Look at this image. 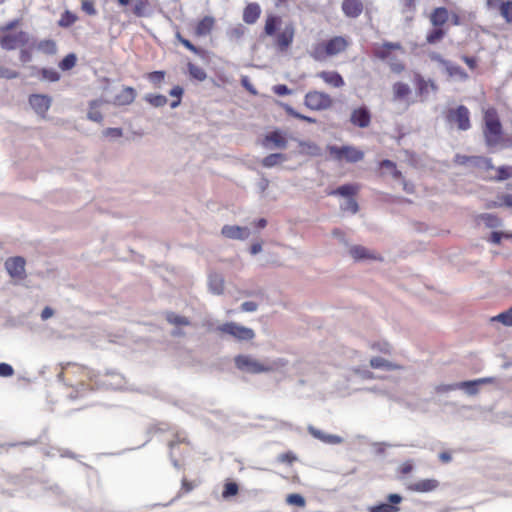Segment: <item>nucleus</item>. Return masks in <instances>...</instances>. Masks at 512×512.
Here are the masks:
<instances>
[{"label": "nucleus", "mask_w": 512, "mask_h": 512, "mask_svg": "<svg viewBox=\"0 0 512 512\" xmlns=\"http://www.w3.org/2000/svg\"><path fill=\"white\" fill-rule=\"evenodd\" d=\"M136 98V91L132 87H124L113 99L112 103L117 106L131 104Z\"/></svg>", "instance_id": "obj_18"}, {"label": "nucleus", "mask_w": 512, "mask_h": 512, "mask_svg": "<svg viewBox=\"0 0 512 512\" xmlns=\"http://www.w3.org/2000/svg\"><path fill=\"white\" fill-rule=\"evenodd\" d=\"M350 121L353 125L360 128H366L370 125L371 114L367 107H359L354 109L350 116Z\"/></svg>", "instance_id": "obj_15"}, {"label": "nucleus", "mask_w": 512, "mask_h": 512, "mask_svg": "<svg viewBox=\"0 0 512 512\" xmlns=\"http://www.w3.org/2000/svg\"><path fill=\"white\" fill-rule=\"evenodd\" d=\"M105 137L117 139L123 136V130L121 128H106L103 132Z\"/></svg>", "instance_id": "obj_56"}, {"label": "nucleus", "mask_w": 512, "mask_h": 512, "mask_svg": "<svg viewBox=\"0 0 512 512\" xmlns=\"http://www.w3.org/2000/svg\"><path fill=\"white\" fill-rule=\"evenodd\" d=\"M188 70H189V74L199 80V81H203L206 79L207 75H206V72L204 71L203 68H201L200 66H197L195 64H192V63H189L188 64Z\"/></svg>", "instance_id": "obj_42"}, {"label": "nucleus", "mask_w": 512, "mask_h": 512, "mask_svg": "<svg viewBox=\"0 0 512 512\" xmlns=\"http://www.w3.org/2000/svg\"><path fill=\"white\" fill-rule=\"evenodd\" d=\"M342 11L349 18H357L363 12V3L361 0H344Z\"/></svg>", "instance_id": "obj_16"}, {"label": "nucleus", "mask_w": 512, "mask_h": 512, "mask_svg": "<svg viewBox=\"0 0 512 512\" xmlns=\"http://www.w3.org/2000/svg\"><path fill=\"white\" fill-rule=\"evenodd\" d=\"M28 103L33 111L44 119L51 107L52 98L46 94H31L28 98Z\"/></svg>", "instance_id": "obj_9"}, {"label": "nucleus", "mask_w": 512, "mask_h": 512, "mask_svg": "<svg viewBox=\"0 0 512 512\" xmlns=\"http://www.w3.org/2000/svg\"><path fill=\"white\" fill-rule=\"evenodd\" d=\"M477 221L482 222L487 228H498L502 225L501 219L491 213L480 214Z\"/></svg>", "instance_id": "obj_31"}, {"label": "nucleus", "mask_w": 512, "mask_h": 512, "mask_svg": "<svg viewBox=\"0 0 512 512\" xmlns=\"http://www.w3.org/2000/svg\"><path fill=\"white\" fill-rule=\"evenodd\" d=\"M235 367L246 373L260 374L265 372L273 371L275 368L274 364H268L261 362L250 355L240 354L234 358Z\"/></svg>", "instance_id": "obj_3"}, {"label": "nucleus", "mask_w": 512, "mask_h": 512, "mask_svg": "<svg viewBox=\"0 0 512 512\" xmlns=\"http://www.w3.org/2000/svg\"><path fill=\"white\" fill-rule=\"evenodd\" d=\"M370 366L375 369H384L388 371L401 369L400 365L394 364L381 357L371 358Z\"/></svg>", "instance_id": "obj_27"}, {"label": "nucleus", "mask_w": 512, "mask_h": 512, "mask_svg": "<svg viewBox=\"0 0 512 512\" xmlns=\"http://www.w3.org/2000/svg\"><path fill=\"white\" fill-rule=\"evenodd\" d=\"M371 348L373 350L379 351V352L384 353V354H390L391 353V346L387 342L373 343V344H371Z\"/></svg>", "instance_id": "obj_57"}, {"label": "nucleus", "mask_w": 512, "mask_h": 512, "mask_svg": "<svg viewBox=\"0 0 512 512\" xmlns=\"http://www.w3.org/2000/svg\"><path fill=\"white\" fill-rule=\"evenodd\" d=\"M238 493V485L234 482H228L224 485L223 496H234Z\"/></svg>", "instance_id": "obj_53"}, {"label": "nucleus", "mask_w": 512, "mask_h": 512, "mask_svg": "<svg viewBox=\"0 0 512 512\" xmlns=\"http://www.w3.org/2000/svg\"><path fill=\"white\" fill-rule=\"evenodd\" d=\"M59 377L66 385L79 388L84 387L91 379V371L83 365L68 363L62 368Z\"/></svg>", "instance_id": "obj_1"}, {"label": "nucleus", "mask_w": 512, "mask_h": 512, "mask_svg": "<svg viewBox=\"0 0 512 512\" xmlns=\"http://www.w3.org/2000/svg\"><path fill=\"white\" fill-rule=\"evenodd\" d=\"M310 55L313 59L317 61H323L328 57V52L326 51L325 43H318L314 45L310 51Z\"/></svg>", "instance_id": "obj_34"}, {"label": "nucleus", "mask_w": 512, "mask_h": 512, "mask_svg": "<svg viewBox=\"0 0 512 512\" xmlns=\"http://www.w3.org/2000/svg\"><path fill=\"white\" fill-rule=\"evenodd\" d=\"M224 285V278L221 274L212 272L209 274V288H222Z\"/></svg>", "instance_id": "obj_47"}, {"label": "nucleus", "mask_w": 512, "mask_h": 512, "mask_svg": "<svg viewBox=\"0 0 512 512\" xmlns=\"http://www.w3.org/2000/svg\"><path fill=\"white\" fill-rule=\"evenodd\" d=\"M278 461L281 463L293 464L297 461V456L292 451H287L278 456Z\"/></svg>", "instance_id": "obj_52"}, {"label": "nucleus", "mask_w": 512, "mask_h": 512, "mask_svg": "<svg viewBox=\"0 0 512 512\" xmlns=\"http://www.w3.org/2000/svg\"><path fill=\"white\" fill-rule=\"evenodd\" d=\"M309 433L314 436L317 439L323 440V441H329L333 443L340 442V438L338 436H325L321 431L315 429L314 427L308 428Z\"/></svg>", "instance_id": "obj_43"}, {"label": "nucleus", "mask_w": 512, "mask_h": 512, "mask_svg": "<svg viewBox=\"0 0 512 512\" xmlns=\"http://www.w3.org/2000/svg\"><path fill=\"white\" fill-rule=\"evenodd\" d=\"M266 142L272 143L273 148L285 149L287 147L285 134L280 130H275L267 134L264 139V144Z\"/></svg>", "instance_id": "obj_20"}, {"label": "nucleus", "mask_w": 512, "mask_h": 512, "mask_svg": "<svg viewBox=\"0 0 512 512\" xmlns=\"http://www.w3.org/2000/svg\"><path fill=\"white\" fill-rule=\"evenodd\" d=\"M295 35V28L292 23L287 24L276 36V45L280 51H285L292 44Z\"/></svg>", "instance_id": "obj_14"}, {"label": "nucleus", "mask_w": 512, "mask_h": 512, "mask_svg": "<svg viewBox=\"0 0 512 512\" xmlns=\"http://www.w3.org/2000/svg\"><path fill=\"white\" fill-rule=\"evenodd\" d=\"M177 39L179 40V42L182 45H184L187 49H189L193 53H195V54L199 53L198 48L196 46H194L189 40L183 38L179 33L177 34Z\"/></svg>", "instance_id": "obj_63"}, {"label": "nucleus", "mask_w": 512, "mask_h": 512, "mask_svg": "<svg viewBox=\"0 0 512 512\" xmlns=\"http://www.w3.org/2000/svg\"><path fill=\"white\" fill-rule=\"evenodd\" d=\"M286 503L291 506H297V507L303 508L306 505V500L301 494L292 493V494L287 495Z\"/></svg>", "instance_id": "obj_40"}, {"label": "nucleus", "mask_w": 512, "mask_h": 512, "mask_svg": "<svg viewBox=\"0 0 512 512\" xmlns=\"http://www.w3.org/2000/svg\"><path fill=\"white\" fill-rule=\"evenodd\" d=\"M38 48L48 54H53L56 51L55 42L52 40L41 41L38 45Z\"/></svg>", "instance_id": "obj_51"}, {"label": "nucleus", "mask_w": 512, "mask_h": 512, "mask_svg": "<svg viewBox=\"0 0 512 512\" xmlns=\"http://www.w3.org/2000/svg\"><path fill=\"white\" fill-rule=\"evenodd\" d=\"M444 69L447 72V74L452 78H456L462 81L468 79V74L460 66L450 61H448V63H445Z\"/></svg>", "instance_id": "obj_25"}, {"label": "nucleus", "mask_w": 512, "mask_h": 512, "mask_svg": "<svg viewBox=\"0 0 512 512\" xmlns=\"http://www.w3.org/2000/svg\"><path fill=\"white\" fill-rule=\"evenodd\" d=\"M500 14L507 23H512V0L500 3Z\"/></svg>", "instance_id": "obj_39"}, {"label": "nucleus", "mask_w": 512, "mask_h": 512, "mask_svg": "<svg viewBox=\"0 0 512 512\" xmlns=\"http://www.w3.org/2000/svg\"><path fill=\"white\" fill-rule=\"evenodd\" d=\"M104 103H108V101H105L103 99H97V100H92L90 103H89V111L87 113V118L93 122H97V123H100L102 122L103 120V115L101 114V112L98 110V108L104 104Z\"/></svg>", "instance_id": "obj_22"}, {"label": "nucleus", "mask_w": 512, "mask_h": 512, "mask_svg": "<svg viewBox=\"0 0 512 512\" xmlns=\"http://www.w3.org/2000/svg\"><path fill=\"white\" fill-rule=\"evenodd\" d=\"M340 207L341 210L349 211L352 214L357 213L359 209L357 202L353 198H348Z\"/></svg>", "instance_id": "obj_50"}, {"label": "nucleus", "mask_w": 512, "mask_h": 512, "mask_svg": "<svg viewBox=\"0 0 512 512\" xmlns=\"http://www.w3.org/2000/svg\"><path fill=\"white\" fill-rule=\"evenodd\" d=\"M217 330L223 334L232 336L238 341H250L255 337V332L251 328L242 326L236 322H226L218 326Z\"/></svg>", "instance_id": "obj_4"}, {"label": "nucleus", "mask_w": 512, "mask_h": 512, "mask_svg": "<svg viewBox=\"0 0 512 512\" xmlns=\"http://www.w3.org/2000/svg\"><path fill=\"white\" fill-rule=\"evenodd\" d=\"M328 150L330 154L334 157L336 160H342L343 159V153H344V146L337 147L334 145L328 146Z\"/></svg>", "instance_id": "obj_58"}, {"label": "nucleus", "mask_w": 512, "mask_h": 512, "mask_svg": "<svg viewBox=\"0 0 512 512\" xmlns=\"http://www.w3.org/2000/svg\"><path fill=\"white\" fill-rule=\"evenodd\" d=\"M326 44V51L329 56H335L341 52H343L347 46V40L342 36H336L330 39Z\"/></svg>", "instance_id": "obj_17"}, {"label": "nucleus", "mask_w": 512, "mask_h": 512, "mask_svg": "<svg viewBox=\"0 0 512 512\" xmlns=\"http://www.w3.org/2000/svg\"><path fill=\"white\" fill-rule=\"evenodd\" d=\"M411 93V89L408 84L403 82H396L393 85V100L399 101L405 99Z\"/></svg>", "instance_id": "obj_30"}, {"label": "nucleus", "mask_w": 512, "mask_h": 512, "mask_svg": "<svg viewBox=\"0 0 512 512\" xmlns=\"http://www.w3.org/2000/svg\"><path fill=\"white\" fill-rule=\"evenodd\" d=\"M245 33V27L241 24H238L234 27H231L228 31H227V35L228 37L231 39V40H239L242 38V36L244 35Z\"/></svg>", "instance_id": "obj_46"}, {"label": "nucleus", "mask_w": 512, "mask_h": 512, "mask_svg": "<svg viewBox=\"0 0 512 512\" xmlns=\"http://www.w3.org/2000/svg\"><path fill=\"white\" fill-rule=\"evenodd\" d=\"M19 73L15 70L0 66V78L15 79L18 78Z\"/></svg>", "instance_id": "obj_55"}, {"label": "nucleus", "mask_w": 512, "mask_h": 512, "mask_svg": "<svg viewBox=\"0 0 512 512\" xmlns=\"http://www.w3.org/2000/svg\"><path fill=\"white\" fill-rule=\"evenodd\" d=\"M4 266L10 277L17 280H23L26 277V261L23 257H9L6 259Z\"/></svg>", "instance_id": "obj_10"}, {"label": "nucleus", "mask_w": 512, "mask_h": 512, "mask_svg": "<svg viewBox=\"0 0 512 512\" xmlns=\"http://www.w3.org/2000/svg\"><path fill=\"white\" fill-rule=\"evenodd\" d=\"M196 486H197V484L195 482L189 481L186 478L182 479L181 490L183 493L191 492Z\"/></svg>", "instance_id": "obj_64"}, {"label": "nucleus", "mask_w": 512, "mask_h": 512, "mask_svg": "<svg viewBox=\"0 0 512 512\" xmlns=\"http://www.w3.org/2000/svg\"><path fill=\"white\" fill-rule=\"evenodd\" d=\"M389 503H380L368 508L369 512H398L400 508L397 506L402 502V496L399 494H389L387 497Z\"/></svg>", "instance_id": "obj_12"}, {"label": "nucleus", "mask_w": 512, "mask_h": 512, "mask_svg": "<svg viewBox=\"0 0 512 512\" xmlns=\"http://www.w3.org/2000/svg\"><path fill=\"white\" fill-rule=\"evenodd\" d=\"M261 14V8L257 3L248 4L243 12V21L247 24H254Z\"/></svg>", "instance_id": "obj_21"}, {"label": "nucleus", "mask_w": 512, "mask_h": 512, "mask_svg": "<svg viewBox=\"0 0 512 512\" xmlns=\"http://www.w3.org/2000/svg\"><path fill=\"white\" fill-rule=\"evenodd\" d=\"M498 176L499 180H506L512 178V166H501L498 168Z\"/></svg>", "instance_id": "obj_54"}, {"label": "nucleus", "mask_w": 512, "mask_h": 512, "mask_svg": "<svg viewBox=\"0 0 512 512\" xmlns=\"http://www.w3.org/2000/svg\"><path fill=\"white\" fill-rule=\"evenodd\" d=\"M449 122L457 124L460 130H468L470 124V112L466 106L460 105L456 109H450L447 114Z\"/></svg>", "instance_id": "obj_8"}, {"label": "nucleus", "mask_w": 512, "mask_h": 512, "mask_svg": "<svg viewBox=\"0 0 512 512\" xmlns=\"http://www.w3.org/2000/svg\"><path fill=\"white\" fill-rule=\"evenodd\" d=\"M305 105L311 110H326L332 106L331 97L324 92L310 91L305 95Z\"/></svg>", "instance_id": "obj_7"}, {"label": "nucleus", "mask_w": 512, "mask_h": 512, "mask_svg": "<svg viewBox=\"0 0 512 512\" xmlns=\"http://www.w3.org/2000/svg\"><path fill=\"white\" fill-rule=\"evenodd\" d=\"M76 21V17L70 12H66L65 15L59 21V25L62 27H68Z\"/></svg>", "instance_id": "obj_59"}, {"label": "nucleus", "mask_w": 512, "mask_h": 512, "mask_svg": "<svg viewBox=\"0 0 512 512\" xmlns=\"http://www.w3.org/2000/svg\"><path fill=\"white\" fill-rule=\"evenodd\" d=\"M299 153L309 156H320L321 148L312 141H299Z\"/></svg>", "instance_id": "obj_24"}, {"label": "nucleus", "mask_w": 512, "mask_h": 512, "mask_svg": "<svg viewBox=\"0 0 512 512\" xmlns=\"http://www.w3.org/2000/svg\"><path fill=\"white\" fill-rule=\"evenodd\" d=\"M76 61V55L70 53L61 60V62L59 63V67L64 71L70 70L76 65Z\"/></svg>", "instance_id": "obj_45"}, {"label": "nucleus", "mask_w": 512, "mask_h": 512, "mask_svg": "<svg viewBox=\"0 0 512 512\" xmlns=\"http://www.w3.org/2000/svg\"><path fill=\"white\" fill-rule=\"evenodd\" d=\"M374 53H375V56L381 60L389 59L390 52L384 46V44L381 47L376 48Z\"/></svg>", "instance_id": "obj_62"}, {"label": "nucleus", "mask_w": 512, "mask_h": 512, "mask_svg": "<svg viewBox=\"0 0 512 512\" xmlns=\"http://www.w3.org/2000/svg\"><path fill=\"white\" fill-rule=\"evenodd\" d=\"M145 101L154 107H162L167 104L168 99L166 96L161 94H147L145 96Z\"/></svg>", "instance_id": "obj_37"}, {"label": "nucleus", "mask_w": 512, "mask_h": 512, "mask_svg": "<svg viewBox=\"0 0 512 512\" xmlns=\"http://www.w3.org/2000/svg\"><path fill=\"white\" fill-rule=\"evenodd\" d=\"M287 157L282 153H273L262 159L261 163L266 168H272L274 166L279 165L282 162H285Z\"/></svg>", "instance_id": "obj_32"}, {"label": "nucleus", "mask_w": 512, "mask_h": 512, "mask_svg": "<svg viewBox=\"0 0 512 512\" xmlns=\"http://www.w3.org/2000/svg\"><path fill=\"white\" fill-rule=\"evenodd\" d=\"M280 22H281L280 17L274 16V15H269L265 21L264 33L267 36L274 35Z\"/></svg>", "instance_id": "obj_33"}, {"label": "nucleus", "mask_w": 512, "mask_h": 512, "mask_svg": "<svg viewBox=\"0 0 512 512\" xmlns=\"http://www.w3.org/2000/svg\"><path fill=\"white\" fill-rule=\"evenodd\" d=\"M493 379L486 377L477 380L463 381L455 384H441L435 387L437 393H446L456 389H465L469 394L474 395L478 392L477 386L480 384L492 383Z\"/></svg>", "instance_id": "obj_5"}, {"label": "nucleus", "mask_w": 512, "mask_h": 512, "mask_svg": "<svg viewBox=\"0 0 512 512\" xmlns=\"http://www.w3.org/2000/svg\"><path fill=\"white\" fill-rule=\"evenodd\" d=\"M14 374V369L10 364L0 363V376L10 377Z\"/></svg>", "instance_id": "obj_60"}, {"label": "nucleus", "mask_w": 512, "mask_h": 512, "mask_svg": "<svg viewBox=\"0 0 512 512\" xmlns=\"http://www.w3.org/2000/svg\"><path fill=\"white\" fill-rule=\"evenodd\" d=\"M165 72L164 71H154L148 74L149 81L156 87H159L162 81L164 80Z\"/></svg>", "instance_id": "obj_49"}, {"label": "nucleus", "mask_w": 512, "mask_h": 512, "mask_svg": "<svg viewBox=\"0 0 512 512\" xmlns=\"http://www.w3.org/2000/svg\"><path fill=\"white\" fill-rule=\"evenodd\" d=\"M349 253L356 261H382V256L371 249L361 245H354L349 249Z\"/></svg>", "instance_id": "obj_11"}, {"label": "nucleus", "mask_w": 512, "mask_h": 512, "mask_svg": "<svg viewBox=\"0 0 512 512\" xmlns=\"http://www.w3.org/2000/svg\"><path fill=\"white\" fill-rule=\"evenodd\" d=\"M491 320L501 322L505 326H512V307L493 317Z\"/></svg>", "instance_id": "obj_44"}, {"label": "nucleus", "mask_w": 512, "mask_h": 512, "mask_svg": "<svg viewBox=\"0 0 512 512\" xmlns=\"http://www.w3.org/2000/svg\"><path fill=\"white\" fill-rule=\"evenodd\" d=\"M81 7H82V10L89 15H96V13H97L93 2H91L89 0H83Z\"/></svg>", "instance_id": "obj_61"}, {"label": "nucleus", "mask_w": 512, "mask_h": 512, "mask_svg": "<svg viewBox=\"0 0 512 512\" xmlns=\"http://www.w3.org/2000/svg\"><path fill=\"white\" fill-rule=\"evenodd\" d=\"M439 483L435 479H423L410 485V489L416 492H430L438 487Z\"/></svg>", "instance_id": "obj_23"}, {"label": "nucleus", "mask_w": 512, "mask_h": 512, "mask_svg": "<svg viewBox=\"0 0 512 512\" xmlns=\"http://www.w3.org/2000/svg\"><path fill=\"white\" fill-rule=\"evenodd\" d=\"M485 127L483 134L487 146L494 147L499 144L502 136V125L494 108H489L484 113Z\"/></svg>", "instance_id": "obj_2"}, {"label": "nucleus", "mask_w": 512, "mask_h": 512, "mask_svg": "<svg viewBox=\"0 0 512 512\" xmlns=\"http://www.w3.org/2000/svg\"><path fill=\"white\" fill-rule=\"evenodd\" d=\"M28 42L29 34L24 31L6 33L0 36V46L7 51L25 47Z\"/></svg>", "instance_id": "obj_6"}, {"label": "nucleus", "mask_w": 512, "mask_h": 512, "mask_svg": "<svg viewBox=\"0 0 512 512\" xmlns=\"http://www.w3.org/2000/svg\"><path fill=\"white\" fill-rule=\"evenodd\" d=\"M214 24H215V20L213 17L205 16L197 24L195 32L198 36H206L211 32Z\"/></svg>", "instance_id": "obj_26"}, {"label": "nucleus", "mask_w": 512, "mask_h": 512, "mask_svg": "<svg viewBox=\"0 0 512 512\" xmlns=\"http://www.w3.org/2000/svg\"><path fill=\"white\" fill-rule=\"evenodd\" d=\"M221 234L229 239L246 240L249 238L251 232L248 227L225 225L221 229Z\"/></svg>", "instance_id": "obj_13"}, {"label": "nucleus", "mask_w": 512, "mask_h": 512, "mask_svg": "<svg viewBox=\"0 0 512 512\" xmlns=\"http://www.w3.org/2000/svg\"><path fill=\"white\" fill-rule=\"evenodd\" d=\"M326 84L335 88H341L345 85L342 76L336 71H321L317 74Z\"/></svg>", "instance_id": "obj_19"}, {"label": "nucleus", "mask_w": 512, "mask_h": 512, "mask_svg": "<svg viewBox=\"0 0 512 512\" xmlns=\"http://www.w3.org/2000/svg\"><path fill=\"white\" fill-rule=\"evenodd\" d=\"M364 157V153L354 146H344L343 158L347 162L355 163L361 161Z\"/></svg>", "instance_id": "obj_28"}, {"label": "nucleus", "mask_w": 512, "mask_h": 512, "mask_svg": "<svg viewBox=\"0 0 512 512\" xmlns=\"http://www.w3.org/2000/svg\"><path fill=\"white\" fill-rule=\"evenodd\" d=\"M166 320L174 325V326H188L190 325V321L187 317L180 316L175 314L174 312L166 313Z\"/></svg>", "instance_id": "obj_36"}, {"label": "nucleus", "mask_w": 512, "mask_h": 512, "mask_svg": "<svg viewBox=\"0 0 512 512\" xmlns=\"http://www.w3.org/2000/svg\"><path fill=\"white\" fill-rule=\"evenodd\" d=\"M40 74L43 80H47L49 82H56L60 79L59 72L53 68H42L40 70Z\"/></svg>", "instance_id": "obj_41"}, {"label": "nucleus", "mask_w": 512, "mask_h": 512, "mask_svg": "<svg viewBox=\"0 0 512 512\" xmlns=\"http://www.w3.org/2000/svg\"><path fill=\"white\" fill-rule=\"evenodd\" d=\"M444 36V30L441 28L433 29L427 34L426 40L428 43L433 44L440 41Z\"/></svg>", "instance_id": "obj_48"}, {"label": "nucleus", "mask_w": 512, "mask_h": 512, "mask_svg": "<svg viewBox=\"0 0 512 512\" xmlns=\"http://www.w3.org/2000/svg\"><path fill=\"white\" fill-rule=\"evenodd\" d=\"M478 161H484L486 163L487 167H491L490 159H484V158H479V157H468L465 155H456L455 156V162L460 165H464L469 162H473V163L477 164Z\"/></svg>", "instance_id": "obj_38"}, {"label": "nucleus", "mask_w": 512, "mask_h": 512, "mask_svg": "<svg viewBox=\"0 0 512 512\" xmlns=\"http://www.w3.org/2000/svg\"><path fill=\"white\" fill-rule=\"evenodd\" d=\"M448 15V10L446 8H436L430 17L431 23L436 27H440L447 22Z\"/></svg>", "instance_id": "obj_29"}, {"label": "nucleus", "mask_w": 512, "mask_h": 512, "mask_svg": "<svg viewBox=\"0 0 512 512\" xmlns=\"http://www.w3.org/2000/svg\"><path fill=\"white\" fill-rule=\"evenodd\" d=\"M357 191H358L357 186L351 185V184H346V185H342V186L338 187L336 190L331 191L329 194L330 195H340L343 197L350 198V196L356 194Z\"/></svg>", "instance_id": "obj_35"}]
</instances>
